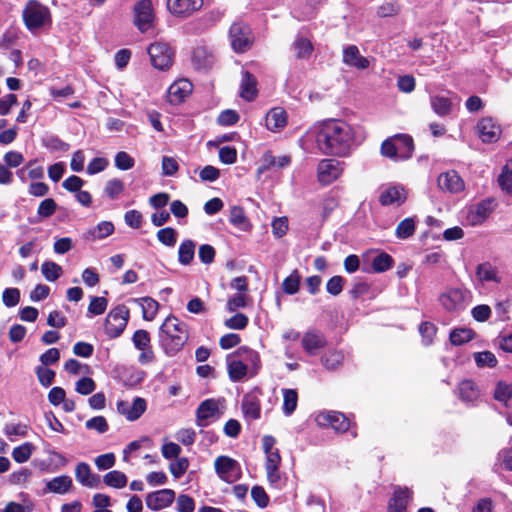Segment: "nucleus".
I'll list each match as a JSON object with an SVG mask.
<instances>
[{
  "label": "nucleus",
  "instance_id": "obj_20",
  "mask_svg": "<svg viewBox=\"0 0 512 512\" xmlns=\"http://www.w3.org/2000/svg\"><path fill=\"white\" fill-rule=\"evenodd\" d=\"M203 0H167L168 10L176 16H189L199 10Z\"/></svg>",
  "mask_w": 512,
  "mask_h": 512
},
{
  "label": "nucleus",
  "instance_id": "obj_59",
  "mask_svg": "<svg viewBox=\"0 0 512 512\" xmlns=\"http://www.w3.org/2000/svg\"><path fill=\"white\" fill-rule=\"evenodd\" d=\"M35 372L39 382L44 387H49L53 383L55 378V372L53 370L44 366H38Z\"/></svg>",
  "mask_w": 512,
  "mask_h": 512
},
{
  "label": "nucleus",
  "instance_id": "obj_27",
  "mask_svg": "<svg viewBox=\"0 0 512 512\" xmlns=\"http://www.w3.org/2000/svg\"><path fill=\"white\" fill-rule=\"evenodd\" d=\"M292 51L297 59L310 58L313 52L311 39L304 33L299 32L292 43Z\"/></svg>",
  "mask_w": 512,
  "mask_h": 512
},
{
  "label": "nucleus",
  "instance_id": "obj_29",
  "mask_svg": "<svg viewBox=\"0 0 512 512\" xmlns=\"http://www.w3.org/2000/svg\"><path fill=\"white\" fill-rule=\"evenodd\" d=\"M214 58L212 53L204 46L196 47L192 52V63L198 70L212 66Z\"/></svg>",
  "mask_w": 512,
  "mask_h": 512
},
{
  "label": "nucleus",
  "instance_id": "obj_14",
  "mask_svg": "<svg viewBox=\"0 0 512 512\" xmlns=\"http://www.w3.org/2000/svg\"><path fill=\"white\" fill-rule=\"evenodd\" d=\"M301 344L309 356H316L326 347L327 339L322 332L313 329L303 334Z\"/></svg>",
  "mask_w": 512,
  "mask_h": 512
},
{
  "label": "nucleus",
  "instance_id": "obj_64",
  "mask_svg": "<svg viewBox=\"0 0 512 512\" xmlns=\"http://www.w3.org/2000/svg\"><path fill=\"white\" fill-rule=\"evenodd\" d=\"M176 506L178 512H193L195 510V502L193 498L186 494H180L178 496Z\"/></svg>",
  "mask_w": 512,
  "mask_h": 512
},
{
  "label": "nucleus",
  "instance_id": "obj_56",
  "mask_svg": "<svg viewBox=\"0 0 512 512\" xmlns=\"http://www.w3.org/2000/svg\"><path fill=\"white\" fill-rule=\"evenodd\" d=\"M511 397L512 385L502 381L498 382L494 391V398L499 402L507 404Z\"/></svg>",
  "mask_w": 512,
  "mask_h": 512
},
{
  "label": "nucleus",
  "instance_id": "obj_46",
  "mask_svg": "<svg viewBox=\"0 0 512 512\" xmlns=\"http://www.w3.org/2000/svg\"><path fill=\"white\" fill-rule=\"evenodd\" d=\"M114 232V225L112 222H100L95 228L88 232L91 239H104Z\"/></svg>",
  "mask_w": 512,
  "mask_h": 512
},
{
  "label": "nucleus",
  "instance_id": "obj_8",
  "mask_svg": "<svg viewBox=\"0 0 512 512\" xmlns=\"http://www.w3.org/2000/svg\"><path fill=\"white\" fill-rule=\"evenodd\" d=\"M152 65L159 70L168 69L173 62V51L167 43L155 42L147 50Z\"/></svg>",
  "mask_w": 512,
  "mask_h": 512
},
{
  "label": "nucleus",
  "instance_id": "obj_17",
  "mask_svg": "<svg viewBox=\"0 0 512 512\" xmlns=\"http://www.w3.org/2000/svg\"><path fill=\"white\" fill-rule=\"evenodd\" d=\"M175 499V492L171 489H162L151 492L146 496V505L153 511H158L169 507Z\"/></svg>",
  "mask_w": 512,
  "mask_h": 512
},
{
  "label": "nucleus",
  "instance_id": "obj_54",
  "mask_svg": "<svg viewBox=\"0 0 512 512\" xmlns=\"http://www.w3.org/2000/svg\"><path fill=\"white\" fill-rule=\"evenodd\" d=\"M124 191V183L120 179L114 178L107 181L104 192L110 199H116Z\"/></svg>",
  "mask_w": 512,
  "mask_h": 512
},
{
  "label": "nucleus",
  "instance_id": "obj_55",
  "mask_svg": "<svg viewBox=\"0 0 512 512\" xmlns=\"http://www.w3.org/2000/svg\"><path fill=\"white\" fill-rule=\"evenodd\" d=\"M473 331L470 329H455L450 333V341L453 345H462L473 338Z\"/></svg>",
  "mask_w": 512,
  "mask_h": 512
},
{
  "label": "nucleus",
  "instance_id": "obj_49",
  "mask_svg": "<svg viewBox=\"0 0 512 512\" xmlns=\"http://www.w3.org/2000/svg\"><path fill=\"white\" fill-rule=\"evenodd\" d=\"M41 271L47 281L53 282L62 274L60 265L52 261H46L42 264Z\"/></svg>",
  "mask_w": 512,
  "mask_h": 512
},
{
  "label": "nucleus",
  "instance_id": "obj_18",
  "mask_svg": "<svg viewBox=\"0 0 512 512\" xmlns=\"http://www.w3.org/2000/svg\"><path fill=\"white\" fill-rule=\"evenodd\" d=\"M342 62L357 70H365L370 66V60L361 55L356 45H348L343 49Z\"/></svg>",
  "mask_w": 512,
  "mask_h": 512
},
{
  "label": "nucleus",
  "instance_id": "obj_11",
  "mask_svg": "<svg viewBox=\"0 0 512 512\" xmlns=\"http://www.w3.org/2000/svg\"><path fill=\"white\" fill-rule=\"evenodd\" d=\"M116 407L118 413L123 415L128 421H135L139 419L146 411L147 404L145 399L141 397H135L131 401H117Z\"/></svg>",
  "mask_w": 512,
  "mask_h": 512
},
{
  "label": "nucleus",
  "instance_id": "obj_37",
  "mask_svg": "<svg viewBox=\"0 0 512 512\" xmlns=\"http://www.w3.org/2000/svg\"><path fill=\"white\" fill-rule=\"evenodd\" d=\"M127 476L118 470H113L108 473H106L103 476V482L106 486L121 489L126 486L127 484Z\"/></svg>",
  "mask_w": 512,
  "mask_h": 512
},
{
  "label": "nucleus",
  "instance_id": "obj_21",
  "mask_svg": "<svg viewBox=\"0 0 512 512\" xmlns=\"http://www.w3.org/2000/svg\"><path fill=\"white\" fill-rule=\"evenodd\" d=\"M288 123V115L284 108L282 107H274L270 109L265 117V126L266 128L273 132L277 133L282 131Z\"/></svg>",
  "mask_w": 512,
  "mask_h": 512
},
{
  "label": "nucleus",
  "instance_id": "obj_50",
  "mask_svg": "<svg viewBox=\"0 0 512 512\" xmlns=\"http://www.w3.org/2000/svg\"><path fill=\"white\" fill-rule=\"evenodd\" d=\"M393 259L387 253H381L372 260V268L375 272H385L392 267Z\"/></svg>",
  "mask_w": 512,
  "mask_h": 512
},
{
  "label": "nucleus",
  "instance_id": "obj_30",
  "mask_svg": "<svg viewBox=\"0 0 512 512\" xmlns=\"http://www.w3.org/2000/svg\"><path fill=\"white\" fill-rule=\"evenodd\" d=\"M72 486V479L68 475L57 476L46 482V490L56 494H66Z\"/></svg>",
  "mask_w": 512,
  "mask_h": 512
},
{
  "label": "nucleus",
  "instance_id": "obj_22",
  "mask_svg": "<svg viewBox=\"0 0 512 512\" xmlns=\"http://www.w3.org/2000/svg\"><path fill=\"white\" fill-rule=\"evenodd\" d=\"M438 187L442 191L458 193L464 189V181L456 171L441 173L437 179Z\"/></svg>",
  "mask_w": 512,
  "mask_h": 512
},
{
  "label": "nucleus",
  "instance_id": "obj_12",
  "mask_svg": "<svg viewBox=\"0 0 512 512\" xmlns=\"http://www.w3.org/2000/svg\"><path fill=\"white\" fill-rule=\"evenodd\" d=\"M492 211V201L483 200L475 205L467 207L465 220L470 226H478L486 221Z\"/></svg>",
  "mask_w": 512,
  "mask_h": 512
},
{
  "label": "nucleus",
  "instance_id": "obj_36",
  "mask_svg": "<svg viewBox=\"0 0 512 512\" xmlns=\"http://www.w3.org/2000/svg\"><path fill=\"white\" fill-rule=\"evenodd\" d=\"M392 138L399 147L400 159L409 158L414 148L412 138L406 134H399Z\"/></svg>",
  "mask_w": 512,
  "mask_h": 512
},
{
  "label": "nucleus",
  "instance_id": "obj_7",
  "mask_svg": "<svg viewBox=\"0 0 512 512\" xmlns=\"http://www.w3.org/2000/svg\"><path fill=\"white\" fill-rule=\"evenodd\" d=\"M231 46L235 52L243 53L249 50L253 43V37L249 26L242 23H234L230 28Z\"/></svg>",
  "mask_w": 512,
  "mask_h": 512
},
{
  "label": "nucleus",
  "instance_id": "obj_42",
  "mask_svg": "<svg viewBox=\"0 0 512 512\" xmlns=\"http://www.w3.org/2000/svg\"><path fill=\"white\" fill-rule=\"evenodd\" d=\"M283 411L285 415H291L298 402V394L294 389H283Z\"/></svg>",
  "mask_w": 512,
  "mask_h": 512
},
{
  "label": "nucleus",
  "instance_id": "obj_32",
  "mask_svg": "<svg viewBox=\"0 0 512 512\" xmlns=\"http://www.w3.org/2000/svg\"><path fill=\"white\" fill-rule=\"evenodd\" d=\"M196 244L190 239L181 242L178 249V261L182 265H189L194 259Z\"/></svg>",
  "mask_w": 512,
  "mask_h": 512
},
{
  "label": "nucleus",
  "instance_id": "obj_39",
  "mask_svg": "<svg viewBox=\"0 0 512 512\" xmlns=\"http://www.w3.org/2000/svg\"><path fill=\"white\" fill-rule=\"evenodd\" d=\"M235 357L239 358V360L246 361L254 368H258L260 365V357L258 352L250 349L247 346H242L238 348V350L234 354Z\"/></svg>",
  "mask_w": 512,
  "mask_h": 512
},
{
  "label": "nucleus",
  "instance_id": "obj_52",
  "mask_svg": "<svg viewBox=\"0 0 512 512\" xmlns=\"http://www.w3.org/2000/svg\"><path fill=\"white\" fill-rule=\"evenodd\" d=\"M141 301L143 318L147 321L153 320L159 308L158 302L150 297H144Z\"/></svg>",
  "mask_w": 512,
  "mask_h": 512
},
{
  "label": "nucleus",
  "instance_id": "obj_58",
  "mask_svg": "<svg viewBox=\"0 0 512 512\" xmlns=\"http://www.w3.org/2000/svg\"><path fill=\"white\" fill-rule=\"evenodd\" d=\"M248 317L243 313H237L225 320L224 324L228 329L242 330L248 325Z\"/></svg>",
  "mask_w": 512,
  "mask_h": 512
},
{
  "label": "nucleus",
  "instance_id": "obj_45",
  "mask_svg": "<svg viewBox=\"0 0 512 512\" xmlns=\"http://www.w3.org/2000/svg\"><path fill=\"white\" fill-rule=\"evenodd\" d=\"M34 451V446L30 442L17 446L12 451V457L17 463L27 462Z\"/></svg>",
  "mask_w": 512,
  "mask_h": 512
},
{
  "label": "nucleus",
  "instance_id": "obj_61",
  "mask_svg": "<svg viewBox=\"0 0 512 512\" xmlns=\"http://www.w3.org/2000/svg\"><path fill=\"white\" fill-rule=\"evenodd\" d=\"M188 466L189 462L187 458H177L175 461L170 463L169 470L176 479H179L184 475Z\"/></svg>",
  "mask_w": 512,
  "mask_h": 512
},
{
  "label": "nucleus",
  "instance_id": "obj_16",
  "mask_svg": "<svg viewBox=\"0 0 512 512\" xmlns=\"http://www.w3.org/2000/svg\"><path fill=\"white\" fill-rule=\"evenodd\" d=\"M219 414L218 402L214 399H207L196 410V424L199 427H206L213 420L219 418Z\"/></svg>",
  "mask_w": 512,
  "mask_h": 512
},
{
  "label": "nucleus",
  "instance_id": "obj_44",
  "mask_svg": "<svg viewBox=\"0 0 512 512\" xmlns=\"http://www.w3.org/2000/svg\"><path fill=\"white\" fill-rule=\"evenodd\" d=\"M416 225L413 218H405L396 227L395 235L398 239H407L415 233Z\"/></svg>",
  "mask_w": 512,
  "mask_h": 512
},
{
  "label": "nucleus",
  "instance_id": "obj_25",
  "mask_svg": "<svg viewBox=\"0 0 512 512\" xmlns=\"http://www.w3.org/2000/svg\"><path fill=\"white\" fill-rule=\"evenodd\" d=\"M291 163V157L289 155H282L275 157L271 152H265L260 160V166L257 171L258 174H262L265 171L272 169L273 167L283 169L289 166Z\"/></svg>",
  "mask_w": 512,
  "mask_h": 512
},
{
  "label": "nucleus",
  "instance_id": "obj_51",
  "mask_svg": "<svg viewBox=\"0 0 512 512\" xmlns=\"http://www.w3.org/2000/svg\"><path fill=\"white\" fill-rule=\"evenodd\" d=\"M157 239L167 247H173L177 242V231L172 227H166L158 230Z\"/></svg>",
  "mask_w": 512,
  "mask_h": 512
},
{
  "label": "nucleus",
  "instance_id": "obj_47",
  "mask_svg": "<svg viewBox=\"0 0 512 512\" xmlns=\"http://www.w3.org/2000/svg\"><path fill=\"white\" fill-rule=\"evenodd\" d=\"M498 183L502 190L512 194V161L507 162L503 167Z\"/></svg>",
  "mask_w": 512,
  "mask_h": 512
},
{
  "label": "nucleus",
  "instance_id": "obj_24",
  "mask_svg": "<svg viewBox=\"0 0 512 512\" xmlns=\"http://www.w3.org/2000/svg\"><path fill=\"white\" fill-rule=\"evenodd\" d=\"M75 478L81 485L88 488H97L100 485L99 475L93 474L90 466L85 462L76 465Z\"/></svg>",
  "mask_w": 512,
  "mask_h": 512
},
{
  "label": "nucleus",
  "instance_id": "obj_13",
  "mask_svg": "<svg viewBox=\"0 0 512 512\" xmlns=\"http://www.w3.org/2000/svg\"><path fill=\"white\" fill-rule=\"evenodd\" d=\"M214 466L218 476L226 482H233L239 478V465L228 456L217 457Z\"/></svg>",
  "mask_w": 512,
  "mask_h": 512
},
{
  "label": "nucleus",
  "instance_id": "obj_33",
  "mask_svg": "<svg viewBox=\"0 0 512 512\" xmlns=\"http://www.w3.org/2000/svg\"><path fill=\"white\" fill-rule=\"evenodd\" d=\"M430 104H431L433 111L438 116H441V117L447 116L448 114H450V112L452 110V101L450 98L445 97V96H440V95L432 96L430 98Z\"/></svg>",
  "mask_w": 512,
  "mask_h": 512
},
{
  "label": "nucleus",
  "instance_id": "obj_34",
  "mask_svg": "<svg viewBox=\"0 0 512 512\" xmlns=\"http://www.w3.org/2000/svg\"><path fill=\"white\" fill-rule=\"evenodd\" d=\"M242 411L246 419H258L260 417V404L257 398L253 396H245L242 401Z\"/></svg>",
  "mask_w": 512,
  "mask_h": 512
},
{
  "label": "nucleus",
  "instance_id": "obj_62",
  "mask_svg": "<svg viewBox=\"0 0 512 512\" xmlns=\"http://www.w3.org/2000/svg\"><path fill=\"white\" fill-rule=\"evenodd\" d=\"M134 164L135 160L127 152L121 151L115 156V166L120 170H129Z\"/></svg>",
  "mask_w": 512,
  "mask_h": 512
},
{
  "label": "nucleus",
  "instance_id": "obj_43",
  "mask_svg": "<svg viewBox=\"0 0 512 512\" xmlns=\"http://www.w3.org/2000/svg\"><path fill=\"white\" fill-rule=\"evenodd\" d=\"M343 354L337 350H329L321 357L322 364L329 370L337 369L343 362Z\"/></svg>",
  "mask_w": 512,
  "mask_h": 512
},
{
  "label": "nucleus",
  "instance_id": "obj_4",
  "mask_svg": "<svg viewBox=\"0 0 512 512\" xmlns=\"http://www.w3.org/2000/svg\"><path fill=\"white\" fill-rule=\"evenodd\" d=\"M129 319V309L119 305L112 309L105 320V332L110 338L119 337L124 331Z\"/></svg>",
  "mask_w": 512,
  "mask_h": 512
},
{
  "label": "nucleus",
  "instance_id": "obj_53",
  "mask_svg": "<svg viewBox=\"0 0 512 512\" xmlns=\"http://www.w3.org/2000/svg\"><path fill=\"white\" fill-rule=\"evenodd\" d=\"M400 6L396 1H385L377 7L376 14L379 17H391L399 13Z\"/></svg>",
  "mask_w": 512,
  "mask_h": 512
},
{
  "label": "nucleus",
  "instance_id": "obj_31",
  "mask_svg": "<svg viewBox=\"0 0 512 512\" xmlns=\"http://www.w3.org/2000/svg\"><path fill=\"white\" fill-rule=\"evenodd\" d=\"M409 499L410 492L407 488L396 490L389 501L388 512H404Z\"/></svg>",
  "mask_w": 512,
  "mask_h": 512
},
{
  "label": "nucleus",
  "instance_id": "obj_63",
  "mask_svg": "<svg viewBox=\"0 0 512 512\" xmlns=\"http://www.w3.org/2000/svg\"><path fill=\"white\" fill-rule=\"evenodd\" d=\"M57 208V204L52 198H46L39 204L37 213L40 217L48 218L52 216Z\"/></svg>",
  "mask_w": 512,
  "mask_h": 512
},
{
  "label": "nucleus",
  "instance_id": "obj_23",
  "mask_svg": "<svg viewBox=\"0 0 512 512\" xmlns=\"http://www.w3.org/2000/svg\"><path fill=\"white\" fill-rule=\"evenodd\" d=\"M192 83L187 79L175 81L168 89V100L171 104L181 103L192 92Z\"/></svg>",
  "mask_w": 512,
  "mask_h": 512
},
{
  "label": "nucleus",
  "instance_id": "obj_1",
  "mask_svg": "<svg viewBox=\"0 0 512 512\" xmlns=\"http://www.w3.org/2000/svg\"><path fill=\"white\" fill-rule=\"evenodd\" d=\"M316 143L325 155L346 157L356 145L354 128L342 120L324 121L317 126Z\"/></svg>",
  "mask_w": 512,
  "mask_h": 512
},
{
  "label": "nucleus",
  "instance_id": "obj_35",
  "mask_svg": "<svg viewBox=\"0 0 512 512\" xmlns=\"http://www.w3.org/2000/svg\"><path fill=\"white\" fill-rule=\"evenodd\" d=\"M228 373L229 377L233 381H238L244 378L247 374V364H244L241 360L236 359L235 356L228 358Z\"/></svg>",
  "mask_w": 512,
  "mask_h": 512
},
{
  "label": "nucleus",
  "instance_id": "obj_28",
  "mask_svg": "<svg viewBox=\"0 0 512 512\" xmlns=\"http://www.w3.org/2000/svg\"><path fill=\"white\" fill-rule=\"evenodd\" d=\"M258 93L257 80L248 71L242 72V79L240 83V96L246 101H252L256 98Z\"/></svg>",
  "mask_w": 512,
  "mask_h": 512
},
{
  "label": "nucleus",
  "instance_id": "obj_41",
  "mask_svg": "<svg viewBox=\"0 0 512 512\" xmlns=\"http://www.w3.org/2000/svg\"><path fill=\"white\" fill-rule=\"evenodd\" d=\"M230 222L241 230H249L250 224L244 213V210L239 206H234L230 211Z\"/></svg>",
  "mask_w": 512,
  "mask_h": 512
},
{
  "label": "nucleus",
  "instance_id": "obj_48",
  "mask_svg": "<svg viewBox=\"0 0 512 512\" xmlns=\"http://www.w3.org/2000/svg\"><path fill=\"white\" fill-rule=\"evenodd\" d=\"M300 275L297 270H294L282 282V289L288 295L296 294L299 290Z\"/></svg>",
  "mask_w": 512,
  "mask_h": 512
},
{
  "label": "nucleus",
  "instance_id": "obj_5",
  "mask_svg": "<svg viewBox=\"0 0 512 512\" xmlns=\"http://www.w3.org/2000/svg\"><path fill=\"white\" fill-rule=\"evenodd\" d=\"M468 291L461 288H448L439 296L441 306L448 312L464 310L468 304Z\"/></svg>",
  "mask_w": 512,
  "mask_h": 512
},
{
  "label": "nucleus",
  "instance_id": "obj_26",
  "mask_svg": "<svg viewBox=\"0 0 512 512\" xmlns=\"http://www.w3.org/2000/svg\"><path fill=\"white\" fill-rule=\"evenodd\" d=\"M407 194L403 187L392 185L385 188L379 198L382 205H397L400 206L406 201Z\"/></svg>",
  "mask_w": 512,
  "mask_h": 512
},
{
  "label": "nucleus",
  "instance_id": "obj_40",
  "mask_svg": "<svg viewBox=\"0 0 512 512\" xmlns=\"http://www.w3.org/2000/svg\"><path fill=\"white\" fill-rule=\"evenodd\" d=\"M476 275L480 281L500 282L497 269L490 263L479 264L476 270Z\"/></svg>",
  "mask_w": 512,
  "mask_h": 512
},
{
  "label": "nucleus",
  "instance_id": "obj_6",
  "mask_svg": "<svg viewBox=\"0 0 512 512\" xmlns=\"http://www.w3.org/2000/svg\"><path fill=\"white\" fill-rule=\"evenodd\" d=\"M344 162L336 159H322L317 166V179L321 185H330L344 172Z\"/></svg>",
  "mask_w": 512,
  "mask_h": 512
},
{
  "label": "nucleus",
  "instance_id": "obj_9",
  "mask_svg": "<svg viewBox=\"0 0 512 512\" xmlns=\"http://www.w3.org/2000/svg\"><path fill=\"white\" fill-rule=\"evenodd\" d=\"M134 24L142 33L153 27L154 10L151 0H140L134 5Z\"/></svg>",
  "mask_w": 512,
  "mask_h": 512
},
{
  "label": "nucleus",
  "instance_id": "obj_60",
  "mask_svg": "<svg viewBox=\"0 0 512 512\" xmlns=\"http://www.w3.org/2000/svg\"><path fill=\"white\" fill-rule=\"evenodd\" d=\"M381 154L391 159H400L399 147L393 138L385 140L381 145Z\"/></svg>",
  "mask_w": 512,
  "mask_h": 512
},
{
  "label": "nucleus",
  "instance_id": "obj_38",
  "mask_svg": "<svg viewBox=\"0 0 512 512\" xmlns=\"http://www.w3.org/2000/svg\"><path fill=\"white\" fill-rule=\"evenodd\" d=\"M459 396L465 402H473L479 396L475 383L471 380H464L459 384Z\"/></svg>",
  "mask_w": 512,
  "mask_h": 512
},
{
  "label": "nucleus",
  "instance_id": "obj_15",
  "mask_svg": "<svg viewBox=\"0 0 512 512\" xmlns=\"http://www.w3.org/2000/svg\"><path fill=\"white\" fill-rule=\"evenodd\" d=\"M132 341L134 346L141 351L138 361L140 364H147L153 361L154 353L150 345V335L146 330H137L133 334Z\"/></svg>",
  "mask_w": 512,
  "mask_h": 512
},
{
  "label": "nucleus",
  "instance_id": "obj_2",
  "mask_svg": "<svg viewBox=\"0 0 512 512\" xmlns=\"http://www.w3.org/2000/svg\"><path fill=\"white\" fill-rule=\"evenodd\" d=\"M187 339L186 324L174 316L167 317L159 331V341L165 353L174 356L182 349Z\"/></svg>",
  "mask_w": 512,
  "mask_h": 512
},
{
  "label": "nucleus",
  "instance_id": "obj_57",
  "mask_svg": "<svg viewBox=\"0 0 512 512\" xmlns=\"http://www.w3.org/2000/svg\"><path fill=\"white\" fill-rule=\"evenodd\" d=\"M474 359L478 367H495L497 359L490 351H483L474 354Z\"/></svg>",
  "mask_w": 512,
  "mask_h": 512
},
{
  "label": "nucleus",
  "instance_id": "obj_19",
  "mask_svg": "<svg viewBox=\"0 0 512 512\" xmlns=\"http://www.w3.org/2000/svg\"><path fill=\"white\" fill-rule=\"evenodd\" d=\"M478 135L485 143L496 142L500 135V126L490 117L481 119L477 124Z\"/></svg>",
  "mask_w": 512,
  "mask_h": 512
},
{
  "label": "nucleus",
  "instance_id": "obj_3",
  "mask_svg": "<svg viewBox=\"0 0 512 512\" xmlns=\"http://www.w3.org/2000/svg\"><path fill=\"white\" fill-rule=\"evenodd\" d=\"M22 17L25 26L31 32L49 27L52 23L49 8L36 0H30L26 4Z\"/></svg>",
  "mask_w": 512,
  "mask_h": 512
},
{
  "label": "nucleus",
  "instance_id": "obj_10",
  "mask_svg": "<svg viewBox=\"0 0 512 512\" xmlns=\"http://www.w3.org/2000/svg\"><path fill=\"white\" fill-rule=\"evenodd\" d=\"M316 423L321 427H331L336 432H346L350 422L344 414L336 411H323L317 414Z\"/></svg>",
  "mask_w": 512,
  "mask_h": 512
}]
</instances>
